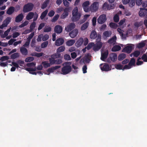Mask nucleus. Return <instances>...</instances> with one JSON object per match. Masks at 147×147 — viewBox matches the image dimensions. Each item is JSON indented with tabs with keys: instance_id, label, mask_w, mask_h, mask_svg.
Returning a JSON list of instances; mask_svg holds the SVG:
<instances>
[{
	"instance_id": "3c124183",
	"label": "nucleus",
	"mask_w": 147,
	"mask_h": 147,
	"mask_svg": "<svg viewBox=\"0 0 147 147\" xmlns=\"http://www.w3.org/2000/svg\"><path fill=\"white\" fill-rule=\"evenodd\" d=\"M51 28L50 26H48L45 27L44 29V31L45 32H49L51 31Z\"/></svg>"
},
{
	"instance_id": "4be33fe9",
	"label": "nucleus",
	"mask_w": 147,
	"mask_h": 147,
	"mask_svg": "<svg viewBox=\"0 0 147 147\" xmlns=\"http://www.w3.org/2000/svg\"><path fill=\"white\" fill-rule=\"evenodd\" d=\"M20 51L23 55H26L28 54V50L24 47H21L20 48Z\"/></svg>"
},
{
	"instance_id": "58836bf2",
	"label": "nucleus",
	"mask_w": 147,
	"mask_h": 147,
	"mask_svg": "<svg viewBox=\"0 0 147 147\" xmlns=\"http://www.w3.org/2000/svg\"><path fill=\"white\" fill-rule=\"evenodd\" d=\"M34 59L33 57H30L26 58L25 59V61L26 62H28L32 61L34 60Z\"/></svg>"
},
{
	"instance_id": "dca6fc26",
	"label": "nucleus",
	"mask_w": 147,
	"mask_h": 147,
	"mask_svg": "<svg viewBox=\"0 0 147 147\" xmlns=\"http://www.w3.org/2000/svg\"><path fill=\"white\" fill-rule=\"evenodd\" d=\"M132 47L131 46H127L125 47L123 49V52L127 53H130L131 51Z\"/></svg>"
},
{
	"instance_id": "473e14b6",
	"label": "nucleus",
	"mask_w": 147,
	"mask_h": 147,
	"mask_svg": "<svg viewBox=\"0 0 147 147\" xmlns=\"http://www.w3.org/2000/svg\"><path fill=\"white\" fill-rule=\"evenodd\" d=\"M65 49L64 46H62L59 47L57 50V52L59 53L63 51Z\"/></svg>"
},
{
	"instance_id": "774afa93",
	"label": "nucleus",
	"mask_w": 147,
	"mask_h": 147,
	"mask_svg": "<svg viewBox=\"0 0 147 147\" xmlns=\"http://www.w3.org/2000/svg\"><path fill=\"white\" fill-rule=\"evenodd\" d=\"M55 13V12L53 10H51L48 13V15L49 17H51L54 15Z\"/></svg>"
},
{
	"instance_id": "39448f33",
	"label": "nucleus",
	"mask_w": 147,
	"mask_h": 147,
	"mask_svg": "<svg viewBox=\"0 0 147 147\" xmlns=\"http://www.w3.org/2000/svg\"><path fill=\"white\" fill-rule=\"evenodd\" d=\"M117 58V54L115 53H113L110 55L109 57L107 59V61L109 63H110L111 61H115Z\"/></svg>"
},
{
	"instance_id": "1a4fd4ad",
	"label": "nucleus",
	"mask_w": 147,
	"mask_h": 147,
	"mask_svg": "<svg viewBox=\"0 0 147 147\" xmlns=\"http://www.w3.org/2000/svg\"><path fill=\"white\" fill-rule=\"evenodd\" d=\"M75 25L74 23H70L65 28V30L67 32H69L75 27Z\"/></svg>"
},
{
	"instance_id": "cd10ccee",
	"label": "nucleus",
	"mask_w": 147,
	"mask_h": 147,
	"mask_svg": "<svg viewBox=\"0 0 147 147\" xmlns=\"http://www.w3.org/2000/svg\"><path fill=\"white\" fill-rule=\"evenodd\" d=\"M102 8L105 10H109V4L105 2L102 5Z\"/></svg>"
},
{
	"instance_id": "4c0bfd02",
	"label": "nucleus",
	"mask_w": 147,
	"mask_h": 147,
	"mask_svg": "<svg viewBox=\"0 0 147 147\" xmlns=\"http://www.w3.org/2000/svg\"><path fill=\"white\" fill-rule=\"evenodd\" d=\"M61 57V54L59 52H57L51 55V57H52L54 58H57L60 57Z\"/></svg>"
},
{
	"instance_id": "a18cd8bd",
	"label": "nucleus",
	"mask_w": 147,
	"mask_h": 147,
	"mask_svg": "<svg viewBox=\"0 0 147 147\" xmlns=\"http://www.w3.org/2000/svg\"><path fill=\"white\" fill-rule=\"evenodd\" d=\"M54 59V58L52 57H51V58H49V59L50 63L51 65L55 64V59Z\"/></svg>"
},
{
	"instance_id": "4d7b16f0",
	"label": "nucleus",
	"mask_w": 147,
	"mask_h": 147,
	"mask_svg": "<svg viewBox=\"0 0 147 147\" xmlns=\"http://www.w3.org/2000/svg\"><path fill=\"white\" fill-rule=\"evenodd\" d=\"M94 45V43L93 42L89 43L86 47V49L87 50H89L92 48Z\"/></svg>"
},
{
	"instance_id": "423d86ee",
	"label": "nucleus",
	"mask_w": 147,
	"mask_h": 147,
	"mask_svg": "<svg viewBox=\"0 0 147 147\" xmlns=\"http://www.w3.org/2000/svg\"><path fill=\"white\" fill-rule=\"evenodd\" d=\"M107 18L105 14L100 15L97 19L98 23L99 24H104L106 21Z\"/></svg>"
},
{
	"instance_id": "13d9d810",
	"label": "nucleus",
	"mask_w": 147,
	"mask_h": 147,
	"mask_svg": "<svg viewBox=\"0 0 147 147\" xmlns=\"http://www.w3.org/2000/svg\"><path fill=\"white\" fill-rule=\"evenodd\" d=\"M36 43V40L35 38H33L31 42V46L32 47H35V45Z\"/></svg>"
},
{
	"instance_id": "a19ab883",
	"label": "nucleus",
	"mask_w": 147,
	"mask_h": 147,
	"mask_svg": "<svg viewBox=\"0 0 147 147\" xmlns=\"http://www.w3.org/2000/svg\"><path fill=\"white\" fill-rule=\"evenodd\" d=\"M48 44V41H45L42 43L41 45V47L42 48H44L46 47Z\"/></svg>"
},
{
	"instance_id": "0eeeda50",
	"label": "nucleus",
	"mask_w": 147,
	"mask_h": 147,
	"mask_svg": "<svg viewBox=\"0 0 147 147\" xmlns=\"http://www.w3.org/2000/svg\"><path fill=\"white\" fill-rule=\"evenodd\" d=\"M11 19V18L9 17H8L6 18L3 21L2 24L0 26V28L3 29V28L7 26V25L10 22Z\"/></svg>"
},
{
	"instance_id": "ea45409f",
	"label": "nucleus",
	"mask_w": 147,
	"mask_h": 147,
	"mask_svg": "<svg viewBox=\"0 0 147 147\" xmlns=\"http://www.w3.org/2000/svg\"><path fill=\"white\" fill-rule=\"evenodd\" d=\"M59 17V15L58 14L56 15L51 20V22H55L58 19Z\"/></svg>"
},
{
	"instance_id": "864d4df0",
	"label": "nucleus",
	"mask_w": 147,
	"mask_h": 147,
	"mask_svg": "<svg viewBox=\"0 0 147 147\" xmlns=\"http://www.w3.org/2000/svg\"><path fill=\"white\" fill-rule=\"evenodd\" d=\"M34 32H32L28 36V38H27V40L28 41H30V40L33 38L34 36Z\"/></svg>"
},
{
	"instance_id": "c9c22d12",
	"label": "nucleus",
	"mask_w": 147,
	"mask_h": 147,
	"mask_svg": "<svg viewBox=\"0 0 147 147\" xmlns=\"http://www.w3.org/2000/svg\"><path fill=\"white\" fill-rule=\"evenodd\" d=\"M19 56V53H16L11 55V58L12 59H14L18 57Z\"/></svg>"
},
{
	"instance_id": "2f4dec72",
	"label": "nucleus",
	"mask_w": 147,
	"mask_h": 147,
	"mask_svg": "<svg viewBox=\"0 0 147 147\" xmlns=\"http://www.w3.org/2000/svg\"><path fill=\"white\" fill-rule=\"evenodd\" d=\"M49 0H46L43 3L41 6V8L42 9H44L47 6V5L49 3Z\"/></svg>"
},
{
	"instance_id": "9d476101",
	"label": "nucleus",
	"mask_w": 147,
	"mask_h": 147,
	"mask_svg": "<svg viewBox=\"0 0 147 147\" xmlns=\"http://www.w3.org/2000/svg\"><path fill=\"white\" fill-rule=\"evenodd\" d=\"M78 33V30L75 29L71 31L69 33V35L72 38H75L76 36Z\"/></svg>"
},
{
	"instance_id": "7ed1b4c3",
	"label": "nucleus",
	"mask_w": 147,
	"mask_h": 147,
	"mask_svg": "<svg viewBox=\"0 0 147 147\" xmlns=\"http://www.w3.org/2000/svg\"><path fill=\"white\" fill-rule=\"evenodd\" d=\"M72 70L71 66L69 65H65L62 68L61 73L63 75H66L69 73Z\"/></svg>"
},
{
	"instance_id": "c756f323",
	"label": "nucleus",
	"mask_w": 147,
	"mask_h": 147,
	"mask_svg": "<svg viewBox=\"0 0 147 147\" xmlns=\"http://www.w3.org/2000/svg\"><path fill=\"white\" fill-rule=\"evenodd\" d=\"M126 55L124 53H122L120 54L118 57V60L119 61H121L125 58Z\"/></svg>"
},
{
	"instance_id": "9b49d317",
	"label": "nucleus",
	"mask_w": 147,
	"mask_h": 147,
	"mask_svg": "<svg viewBox=\"0 0 147 147\" xmlns=\"http://www.w3.org/2000/svg\"><path fill=\"white\" fill-rule=\"evenodd\" d=\"M102 46V43L101 42H98L95 45L93 48V50L94 51H97L101 48Z\"/></svg>"
},
{
	"instance_id": "f8f14e48",
	"label": "nucleus",
	"mask_w": 147,
	"mask_h": 147,
	"mask_svg": "<svg viewBox=\"0 0 147 147\" xmlns=\"http://www.w3.org/2000/svg\"><path fill=\"white\" fill-rule=\"evenodd\" d=\"M24 17V15L22 13L19 14L15 18V22L17 23L21 22L23 20Z\"/></svg>"
},
{
	"instance_id": "c85d7f7f",
	"label": "nucleus",
	"mask_w": 147,
	"mask_h": 147,
	"mask_svg": "<svg viewBox=\"0 0 147 147\" xmlns=\"http://www.w3.org/2000/svg\"><path fill=\"white\" fill-rule=\"evenodd\" d=\"M89 25V23L86 22L83 24L81 27V29L82 30H84L87 29Z\"/></svg>"
},
{
	"instance_id": "052dcab7",
	"label": "nucleus",
	"mask_w": 147,
	"mask_h": 147,
	"mask_svg": "<svg viewBox=\"0 0 147 147\" xmlns=\"http://www.w3.org/2000/svg\"><path fill=\"white\" fill-rule=\"evenodd\" d=\"M8 59L7 56H3L1 58L0 60L2 61H3L7 60Z\"/></svg>"
},
{
	"instance_id": "e433bc0d",
	"label": "nucleus",
	"mask_w": 147,
	"mask_h": 147,
	"mask_svg": "<svg viewBox=\"0 0 147 147\" xmlns=\"http://www.w3.org/2000/svg\"><path fill=\"white\" fill-rule=\"evenodd\" d=\"M109 26L111 28L114 29H116L118 27V25L117 24L113 22L110 23Z\"/></svg>"
},
{
	"instance_id": "b1692460",
	"label": "nucleus",
	"mask_w": 147,
	"mask_h": 147,
	"mask_svg": "<svg viewBox=\"0 0 147 147\" xmlns=\"http://www.w3.org/2000/svg\"><path fill=\"white\" fill-rule=\"evenodd\" d=\"M97 36L96 32L95 30H92L91 32L90 35V37L92 39L96 38Z\"/></svg>"
},
{
	"instance_id": "f704fd0d",
	"label": "nucleus",
	"mask_w": 147,
	"mask_h": 147,
	"mask_svg": "<svg viewBox=\"0 0 147 147\" xmlns=\"http://www.w3.org/2000/svg\"><path fill=\"white\" fill-rule=\"evenodd\" d=\"M42 63L43 65V66L45 68H47L51 66L50 63H48L46 61H42Z\"/></svg>"
},
{
	"instance_id": "680f3d73",
	"label": "nucleus",
	"mask_w": 147,
	"mask_h": 147,
	"mask_svg": "<svg viewBox=\"0 0 147 147\" xmlns=\"http://www.w3.org/2000/svg\"><path fill=\"white\" fill-rule=\"evenodd\" d=\"M90 4V3L88 1H86L84 2L82 4V7H88Z\"/></svg>"
},
{
	"instance_id": "603ef678",
	"label": "nucleus",
	"mask_w": 147,
	"mask_h": 147,
	"mask_svg": "<svg viewBox=\"0 0 147 147\" xmlns=\"http://www.w3.org/2000/svg\"><path fill=\"white\" fill-rule=\"evenodd\" d=\"M140 52L138 51H135L133 52V56L134 57H138L140 55Z\"/></svg>"
},
{
	"instance_id": "f03ea898",
	"label": "nucleus",
	"mask_w": 147,
	"mask_h": 147,
	"mask_svg": "<svg viewBox=\"0 0 147 147\" xmlns=\"http://www.w3.org/2000/svg\"><path fill=\"white\" fill-rule=\"evenodd\" d=\"M34 6V4L31 3H29L23 7V11L24 13H27L32 11Z\"/></svg>"
},
{
	"instance_id": "20e7f679",
	"label": "nucleus",
	"mask_w": 147,
	"mask_h": 147,
	"mask_svg": "<svg viewBox=\"0 0 147 147\" xmlns=\"http://www.w3.org/2000/svg\"><path fill=\"white\" fill-rule=\"evenodd\" d=\"M99 3L97 2H93L90 7V11L92 12H95L97 11L99 7Z\"/></svg>"
},
{
	"instance_id": "e2e57ef3",
	"label": "nucleus",
	"mask_w": 147,
	"mask_h": 147,
	"mask_svg": "<svg viewBox=\"0 0 147 147\" xmlns=\"http://www.w3.org/2000/svg\"><path fill=\"white\" fill-rule=\"evenodd\" d=\"M62 62V61L60 59H57L55 60V64L58 65L61 63Z\"/></svg>"
},
{
	"instance_id": "6e6552de",
	"label": "nucleus",
	"mask_w": 147,
	"mask_h": 147,
	"mask_svg": "<svg viewBox=\"0 0 147 147\" xmlns=\"http://www.w3.org/2000/svg\"><path fill=\"white\" fill-rule=\"evenodd\" d=\"M103 65L102 64H101L100 65L101 69L102 71H107L111 70V68L109 66L107 63H105L103 65V66H101Z\"/></svg>"
},
{
	"instance_id": "ddd939ff",
	"label": "nucleus",
	"mask_w": 147,
	"mask_h": 147,
	"mask_svg": "<svg viewBox=\"0 0 147 147\" xmlns=\"http://www.w3.org/2000/svg\"><path fill=\"white\" fill-rule=\"evenodd\" d=\"M62 26L57 25L55 26L54 29L55 32L57 34H60L62 31Z\"/></svg>"
},
{
	"instance_id": "a211bd4d",
	"label": "nucleus",
	"mask_w": 147,
	"mask_h": 147,
	"mask_svg": "<svg viewBox=\"0 0 147 147\" xmlns=\"http://www.w3.org/2000/svg\"><path fill=\"white\" fill-rule=\"evenodd\" d=\"M91 56L90 54H87L84 58V61L87 63H89L91 59Z\"/></svg>"
},
{
	"instance_id": "4468645a",
	"label": "nucleus",
	"mask_w": 147,
	"mask_h": 147,
	"mask_svg": "<svg viewBox=\"0 0 147 147\" xmlns=\"http://www.w3.org/2000/svg\"><path fill=\"white\" fill-rule=\"evenodd\" d=\"M108 51H106L103 53H102L100 59L102 61H105V60L106 59L108 56Z\"/></svg>"
},
{
	"instance_id": "8fccbe9b",
	"label": "nucleus",
	"mask_w": 147,
	"mask_h": 147,
	"mask_svg": "<svg viewBox=\"0 0 147 147\" xmlns=\"http://www.w3.org/2000/svg\"><path fill=\"white\" fill-rule=\"evenodd\" d=\"M64 58L66 60L69 61L71 59V58L69 55L67 54H65L64 55Z\"/></svg>"
},
{
	"instance_id": "bf43d9fd",
	"label": "nucleus",
	"mask_w": 147,
	"mask_h": 147,
	"mask_svg": "<svg viewBox=\"0 0 147 147\" xmlns=\"http://www.w3.org/2000/svg\"><path fill=\"white\" fill-rule=\"evenodd\" d=\"M145 45V44L143 42H141L139 43L138 47L139 48L143 47Z\"/></svg>"
},
{
	"instance_id": "de8ad7c7",
	"label": "nucleus",
	"mask_w": 147,
	"mask_h": 147,
	"mask_svg": "<svg viewBox=\"0 0 147 147\" xmlns=\"http://www.w3.org/2000/svg\"><path fill=\"white\" fill-rule=\"evenodd\" d=\"M141 59L143 60V61L147 62V55L146 54H144L141 57Z\"/></svg>"
},
{
	"instance_id": "6ab92c4d",
	"label": "nucleus",
	"mask_w": 147,
	"mask_h": 147,
	"mask_svg": "<svg viewBox=\"0 0 147 147\" xmlns=\"http://www.w3.org/2000/svg\"><path fill=\"white\" fill-rule=\"evenodd\" d=\"M15 11V7L13 6L10 7L7 11L6 13L9 15L12 14Z\"/></svg>"
},
{
	"instance_id": "37998d69",
	"label": "nucleus",
	"mask_w": 147,
	"mask_h": 147,
	"mask_svg": "<svg viewBox=\"0 0 147 147\" xmlns=\"http://www.w3.org/2000/svg\"><path fill=\"white\" fill-rule=\"evenodd\" d=\"M142 9V8H140V11L139 12V15L140 17L144 16L146 14V12L143 11L144 9L142 10L141 9Z\"/></svg>"
},
{
	"instance_id": "09e8293b",
	"label": "nucleus",
	"mask_w": 147,
	"mask_h": 147,
	"mask_svg": "<svg viewBox=\"0 0 147 147\" xmlns=\"http://www.w3.org/2000/svg\"><path fill=\"white\" fill-rule=\"evenodd\" d=\"M113 20L114 22H117L119 20V17L117 14H115Z\"/></svg>"
},
{
	"instance_id": "7c9ffc66",
	"label": "nucleus",
	"mask_w": 147,
	"mask_h": 147,
	"mask_svg": "<svg viewBox=\"0 0 147 147\" xmlns=\"http://www.w3.org/2000/svg\"><path fill=\"white\" fill-rule=\"evenodd\" d=\"M75 42V40H68L66 42V45L68 46L72 45Z\"/></svg>"
},
{
	"instance_id": "338daca9",
	"label": "nucleus",
	"mask_w": 147,
	"mask_h": 147,
	"mask_svg": "<svg viewBox=\"0 0 147 147\" xmlns=\"http://www.w3.org/2000/svg\"><path fill=\"white\" fill-rule=\"evenodd\" d=\"M70 55L71 58L73 59H75L77 56V54L75 52L71 53Z\"/></svg>"
},
{
	"instance_id": "a878e982",
	"label": "nucleus",
	"mask_w": 147,
	"mask_h": 147,
	"mask_svg": "<svg viewBox=\"0 0 147 147\" xmlns=\"http://www.w3.org/2000/svg\"><path fill=\"white\" fill-rule=\"evenodd\" d=\"M48 12V10L47 9L43 12L41 14L40 17L41 20H43L46 17Z\"/></svg>"
},
{
	"instance_id": "72a5a7b5",
	"label": "nucleus",
	"mask_w": 147,
	"mask_h": 147,
	"mask_svg": "<svg viewBox=\"0 0 147 147\" xmlns=\"http://www.w3.org/2000/svg\"><path fill=\"white\" fill-rule=\"evenodd\" d=\"M36 23L35 22H33L30 25V31H32L34 28L36 27Z\"/></svg>"
},
{
	"instance_id": "6e6d98bb",
	"label": "nucleus",
	"mask_w": 147,
	"mask_h": 147,
	"mask_svg": "<svg viewBox=\"0 0 147 147\" xmlns=\"http://www.w3.org/2000/svg\"><path fill=\"white\" fill-rule=\"evenodd\" d=\"M49 38V35L47 34H45L44 36H42V40L43 41H45L48 40Z\"/></svg>"
},
{
	"instance_id": "2eb2a0df",
	"label": "nucleus",
	"mask_w": 147,
	"mask_h": 147,
	"mask_svg": "<svg viewBox=\"0 0 147 147\" xmlns=\"http://www.w3.org/2000/svg\"><path fill=\"white\" fill-rule=\"evenodd\" d=\"M64 42V39L61 38L57 39L55 42V45L57 46H60L62 45Z\"/></svg>"
},
{
	"instance_id": "5701e85b",
	"label": "nucleus",
	"mask_w": 147,
	"mask_h": 147,
	"mask_svg": "<svg viewBox=\"0 0 147 147\" xmlns=\"http://www.w3.org/2000/svg\"><path fill=\"white\" fill-rule=\"evenodd\" d=\"M34 15V13L33 12H29L27 15L26 18L28 20H30L32 19Z\"/></svg>"
},
{
	"instance_id": "49530a36",
	"label": "nucleus",
	"mask_w": 147,
	"mask_h": 147,
	"mask_svg": "<svg viewBox=\"0 0 147 147\" xmlns=\"http://www.w3.org/2000/svg\"><path fill=\"white\" fill-rule=\"evenodd\" d=\"M103 34L105 37H107L111 35V33L109 32L108 31H105L103 32Z\"/></svg>"
},
{
	"instance_id": "412c9836",
	"label": "nucleus",
	"mask_w": 147,
	"mask_h": 147,
	"mask_svg": "<svg viewBox=\"0 0 147 147\" xmlns=\"http://www.w3.org/2000/svg\"><path fill=\"white\" fill-rule=\"evenodd\" d=\"M136 61L134 58H131L128 63L129 65L132 68L133 66H136Z\"/></svg>"
},
{
	"instance_id": "5fc2aeb1",
	"label": "nucleus",
	"mask_w": 147,
	"mask_h": 147,
	"mask_svg": "<svg viewBox=\"0 0 147 147\" xmlns=\"http://www.w3.org/2000/svg\"><path fill=\"white\" fill-rule=\"evenodd\" d=\"M69 13H66L65 12L63 13L61 16V18L64 19L68 15Z\"/></svg>"
},
{
	"instance_id": "f3484780",
	"label": "nucleus",
	"mask_w": 147,
	"mask_h": 147,
	"mask_svg": "<svg viewBox=\"0 0 147 147\" xmlns=\"http://www.w3.org/2000/svg\"><path fill=\"white\" fill-rule=\"evenodd\" d=\"M117 39V38L115 36L109 39L108 41V42L110 45H114L115 44Z\"/></svg>"
},
{
	"instance_id": "bb28decb",
	"label": "nucleus",
	"mask_w": 147,
	"mask_h": 147,
	"mask_svg": "<svg viewBox=\"0 0 147 147\" xmlns=\"http://www.w3.org/2000/svg\"><path fill=\"white\" fill-rule=\"evenodd\" d=\"M121 49V47L119 45H115L114 46L112 49L111 51L113 52H115L119 51Z\"/></svg>"
},
{
	"instance_id": "79ce46f5",
	"label": "nucleus",
	"mask_w": 147,
	"mask_h": 147,
	"mask_svg": "<svg viewBox=\"0 0 147 147\" xmlns=\"http://www.w3.org/2000/svg\"><path fill=\"white\" fill-rule=\"evenodd\" d=\"M128 3L130 7H132L135 5V0H129Z\"/></svg>"
},
{
	"instance_id": "f257e3e1",
	"label": "nucleus",
	"mask_w": 147,
	"mask_h": 147,
	"mask_svg": "<svg viewBox=\"0 0 147 147\" xmlns=\"http://www.w3.org/2000/svg\"><path fill=\"white\" fill-rule=\"evenodd\" d=\"M72 15L71 19L73 22H76L79 20L81 18V14L78 12L77 7H75L73 9L72 11Z\"/></svg>"
},
{
	"instance_id": "69168bd1",
	"label": "nucleus",
	"mask_w": 147,
	"mask_h": 147,
	"mask_svg": "<svg viewBox=\"0 0 147 147\" xmlns=\"http://www.w3.org/2000/svg\"><path fill=\"white\" fill-rule=\"evenodd\" d=\"M38 17V14L36 13L35 12L34 13V15L33 16L34 18L33 19V22H35L37 20V18Z\"/></svg>"
},
{
	"instance_id": "0e129e2a",
	"label": "nucleus",
	"mask_w": 147,
	"mask_h": 147,
	"mask_svg": "<svg viewBox=\"0 0 147 147\" xmlns=\"http://www.w3.org/2000/svg\"><path fill=\"white\" fill-rule=\"evenodd\" d=\"M20 35V34L19 32H15L12 34V37L13 38H15L19 36Z\"/></svg>"
},
{
	"instance_id": "aec40b11",
	"label": "nucleus",
	"mask_w": 147,
	"mask_h": 147,
	"mask_svg": "<svg viewBox=\"0 0 147 147\" xmlns=\"http://www.w3.org/2000/svg\"><path fill=\"white\" fill-rule=\"evenodd\" d=\"M84 42V40L82 38H80L77 40L76 43V46L78 47H80L82 44Z\"/></svg>"
},
{
	"instance_id": "c03bdc74",
	"label": "nucleus",
	"mask_w": 147,
	"mask_h": 147,
	"mask_svg": "<svg viewBox=\"0 0 147 147\" xmlns=\"http://www.w3.org/2000/svg\"><path fill=\"white\" fill-rule=\"evenodd\" d=\"M115 67L117 69L123 70V66L121 64H115Z\"/></svg>"
},
{
	"instance_id": "393cba45",
	"label": "nucleus",
	"mask_w": 147,
	"mask_h": 147,
	"mask_svg": "<svg viewBox=\"0 0 147 147\" xmlns=\"http://www.w3.org/2000/svg\"><path fill=\"white\" fill-rule=\"evenodd\" d=\"M43 54V53H37L36 52H34L31 53L30 54L31 55L33 56L37 57H40L42 56Z\"/></svg>"
}]
</instances>
